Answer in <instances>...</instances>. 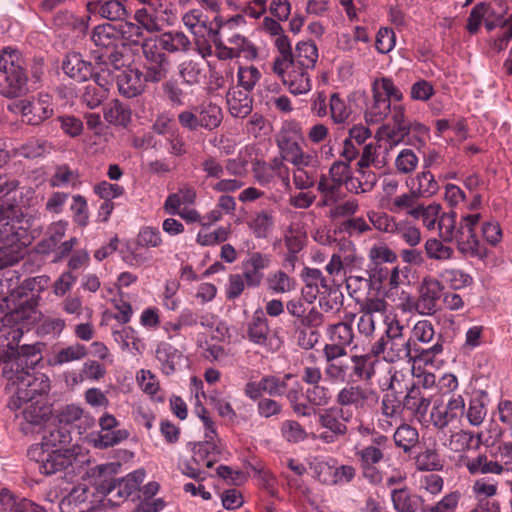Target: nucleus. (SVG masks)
Listing matches in <instances>:
<instances>
[{
	"label": "nucleus",
	"mask_w": 512,
	"mask_h": 512,
	"mask_svg": "<svg viewBox=\"0 0 512 512\" xmlns=\"http://www.w3.org/2000/svg\"><path fill=\"white\" fill-rule=\"evenodd\" d=\"M430 405V400L423 396L421 389L413 384L402 400V409H407L416 415H424Z\"/></svg>",
	"instance_id": "c03bdc74"
},
{
	"label": "nucleus",
	"mask_w": 512,
	"mask_h": 512,
	"mask_svg": "<svg viewBox=\"0 0 512 512\" xmlns=\"http://www.w3.org/2000/svg\"><path fill=\"white\" fill-rule=\"evenodd\" d=\"M481 217V213H464L457 221L456 212H442L436 227L438 236L445 242H455L457 250L464 256L482 257L483 251L475 230Z\"/></svg>",
	"instance_id": "7ed1b4c3"
},
{
	"label": "nucleus",
	"mask_w": 512,
	"mask_h": 512,
	"mask_svg": "<svg viewBox=\"0 0 512 512\" xmlns=\"http://www.w3.org/2000/svg\"><path fill=\"white\" fill-rule=\"evenodd\" d=\"M418 196L414 191L396 195L386 202L388 211L394 214L405 213L411 217L414 215L420 203H418Z\"/></svg>",
	"instance_id": "e433bc0d"
},
{
	"label": "nucleus",
	"mask_w": 512,
	"mask_h": 512,
	"mask_svg": "<svg viewBox=\"0 0 512 512\" xmlns=\"http://www.w3.org/2000/svg\"><path fill=\"white\" fill-rule=\"evenodd\" d=\"M226 102L230 115L234 118H245L253 109V98L249 92L232 87L226 94Z\"/></svg>",
	"instance_id": "cd10ccee"
},
{
	"label": "nucleus",
	"mask_w": 512,
	"mask_h": 512,
	"mask_svg": "<svg viewBox=\"0 0 512 512\" xmlns=\"http://www.w3.org/2000/svg\"><path fill=\"white\" fill-rule=\"evenodd\" d=\"M326 336L330 342L324 345L323 352L335 350L347 352L346 348L352 344L354 339L352 326L343 321L329 325Z\"/></svg>",
	"instance_id": "aec40b11"
},
{
	"label": "nucleus",
	"mask_w": 512,
	"mask_h": 512,
	"mask_svg": "<svg viewBox=\"0 0 512 512\" xmlns=\"http://www.w3.org/2000/svg\"><path fill=\"white\" fill-rule=\"evenodd\" d=\"M318 60V49L312 41H302L296 45L291 61L297 67L313 70Z\"/></svg>",
	"instance_id": "58836bf2"
},
{
	"label": "nucleus",
	"mask_w": 512,
	"mask_h": 512,
	"mask_svg": "<svg viewBox=\"0 0 512 512\" xmlns=\"http://www.w3.org/2000/svg\"><path fill=\"white\" fill-rule=\"evenodd\" d=\"M222 108L211 102L205 101L194 106L191 110H183L178 114L179 124L189 131L204 129L213 131L217 129L223 121Z\"/></svg>",
	"instance_id": "6e6552de"
},
{
	"label": "nucleus",
	"mask_w": 512,
	"mask_h": 512,
	"mask_svg": "<svg viewBox=\"0 0 512 512\" xmlns=\"http://www.w3.org/2000/svg\"><path fill=\"white\" fill-rule=\"evenodd\" d=\"M302 129L298 122L285 121L276 135V144L279 152L286 156L292 152L302 149L299 141L302 140Z\"/></svg>",
	"instance_id": "4be33fe9"
},
{
	"label": "nucleus",
	"mask_w": 512,
	"mask_h": 512,
	"mask_svg": "<svg viewBox=\"0 0 512 512\" xmlns=\"http://www.w3.org/2000/svg\"><path fill=\"white\" fill-rule=\"evenodd\" d=\"M49 278L47 276H37L26 278L20 286L12 288L10 297L13 299H21L28 295V292L40 293L48 285Z\"/></svg>",
	"instance_id": "052dcab7"
},
{
	"label": "nucleus",
	"mask_w": 512,
	"mask_h": 512,
	"mask_svg": "<svg viewBox=\"0 0 512 512\" xmlns=\"http://www.w3.org/2000/svg\"><path fill=\"white\" fill-rule=\"evenodd\" d=\"M271 264V257L268 254L253 252L242 261V276L248 287H258L263 278V270L267 269Z\"/></svg>",
	"instance_id": "6ab92c4d"
},
{
	"label": "nucleus",
	"mask_w": 512,
	"mask_h": 512,
	"mask_svg": "<svg viewBox=\"0 0 512 512\" xmlns=\"http://www.w3.org/2000/svg\"><path fill=\"white\" fill-rule=\"evenodd\" d=\"M247 338L255 345L263 347L268 352H276L282 346L281 338L272 333L263 311L254 312L247 324Z\"/></svg>",
	"instance_id": "dca6fc26"
},
{
	"label": "nucleus",
	"mask_w": 512,
	"mask_h": 512,
	"mask_svg": "<svg viewBox=\"0 0 512 512\" xmlns=\"http://www.w3.org/2000/svg\"><path fill=\"white\" fill-rule=\"evenodd\" d=\"M125 2L126 0H98L88 3V9L91 12L99 13L102 18L119 21L124 20L128 15Z\"/></svg>",
	"instance_id": "2f4dec72"
},
{
	"label": "nucleus",
	"mask_w": 512,
	"mask_h": 512,
	"mask_svg": "<svg viewBox=\"0 0 512 512\" xmlns=\"http://www.w3.org/2000/svg\"><path fill=\"white\" fill-rule=\"evenodd\" d=\"M261 72L253 65H239L237 68V84L246 92H251L261 79Z\"/></svg>",
	"instance_id": "338daca9"
},
{
	"label": "nucleus",
	"mask_w": 512,
	"mask_h": 512,
	"mask_svg": "<svg viewBox=\"0 0 512 512\" xmlns=\"http://www.w3.org/2000/svg\"><path fill=\"white\" fill-rule=\"evenodd\" d=\"M24 61L18 50L5 48L0 53V94L20 97L28 91Z\"/></svg>",
	"instance_id": "20e7f679"
},
{
	"label": "nucleus",
	"mask_w": 512,
	"mask_h": 512,
	"mask_svg": "<svg viewBox=\"0 0 512 512\" xmlns=\"http://www.w3.org/2000/svg\"><path fill=\"white\" fill-rule=\"evenodd\" d=\"M440 238H429L425 241L424 248L429 259L447 261L454 257V249L445 244Z\"/></svg>",
	"instance_id": "4d7b16f0"
},
{
	"label": "nucleus",
	"mask_w": 512,
	"mask_h": 512,
	"mask_svg": "<svg viewBox=\"0 0 512 512\" xmlns=\"http://www.w3.org/2000/svg\"><path fill=\"white\" fill-rule=\"evenodd\" d=\"M391 501L396 512H416L418 508V498L412 495L409 490L403 488L391 489Z\"/></svg>",
	"instance_id": "09e8293b"
},
{
	"label": "nucleus",
	"mask_w": 512,
	"mask_h": 512,
	"mask_svg": "<svg viewBox=\"0 0 512 512\" xmlns=\"http://www.w3.org/2000/svg\"><path fill=\"white\" fill-rule=\"evenodd\" d=\"M31 218L15 204L0 202V269L12 266L25 255L32 243Z\"/></svg>",
	"instance_id": "f03ea898"
},
{
	"label": "nucleus",
	"mask_w": 512,
	"mask_h": 512,
	"mask_svg": "<svg viewBox=\"0 0 512 512\" xmlns=\"http://www.w3.org/2000/svg\"><path fill=\"white\" fill-rule=\"evenodd\" d=\"M9 109L12 112L20 113L23 121L30 125H38L52 113V109L44 107L40 101L29 102L20 100L13 105H9Z\"/></svg>",
	"instance_id": "bb28decb"
},
{
	"label": "nucleus",
	"mask_w": 512,
	"mask_h": 512,
	"mask_svg": "<svg viewBox=\"0 0 512 512\" xmlns=\"http://www.w3.org/2000/svg\"><path fill=\"white\" fill-rule=\"evenodd\" d=\"M353 413L350 409L333 406L318 413V424L321 431L317 438L325 444H332L348 432L347 423L351 421Z\"/></svg>",
	"instance_id": "9d476101"
},
{
	"label": "nucleus",
	"mask_w": 512,
	"mask_h": 512,
	"mask_svg": "<svg viewBox=\"0 0 512 512\" xmlns=\"http://www.w3.org/2000/svg\"><path fill=\"white\" fill-rule=\"evenodd\" d=\"M377 358L378 355L373 354L372 348L368 353L352 355L349 359L352 379L371 381L376 372V365L379 363Z\"/></svg>",
	"instance_id": "393cba45"
},
{
	"label": "nucleus",
	"mask_w": 512,
	"mask_h": 512,
	"mask_svg": "<svg viewBox=\"0 0 512 512\" xmlns=\"http://www.w3.org/2000/svg\"><path fill=\"white\" fill-rule=\"evenodd\" d=\"M465 467L472 475L478 474H495L500 475L505 468L498 461L490 460L485 454H479L476 457H467L465 459Z\"/></svg>",
	"instance_id": "c9c22d12"
},
{
	"label": "nucleus",
	"mask_w": 512,
	"mask_h": 512,
	"mask_svg": "<svg viewBox=\"0 0 512 512\" xmlns=\"http://www.w3.org/2000/svg\"><path fill=\"white\" fill-rule=\"evenodd\" d=\"M283 157L293 166V183L298 190L303 191L314 187L320 167L317 151H305L302 148Z\"/></svg>",
	"instance_id": "0eeeda50"
},
{
	"label": "nucleus",
	"mask_w": 512,
	"mask_h": 512,
	"mask_svg": "<svg viewBox=\"0 0 512 512\" xmlns=\"http://www.w3.org/2000/svg\"><path fill=\"white\" fill-rule=\"evenodd\" d=\"M145 7L135 12L134 18L147 32H159L171 25L174 15L166 0H138Z\"/></svg>",
	"instance_id": "f8f14e48"
},
{
	"label": "nucleus",
	"mask_w": 512,
	"mask_h": 512,
	"mask_svg": "<svg viewBox=\"0 0 512 512\" xmlns=\"http://www.w3.org/2000/svg\"><path fill=\"white\" fill-rule=\"evenodd\" d=\"M31 460L38 463L39 471L43 475H52L67 469L76 460V453L72 449L31 447L28 450Z\"/></svg>",
	"instance_id": "9b49d317"
},
{
	"label": "nucleus",
	"mask_w": 512,
	"mask_h": 512,
	"mask_svg": "<svg viewBox=\"0 0 512 512\" xmlns=\"http://www.w3.org/2000/svg\"><path fill=\"white\" fill-rule=\"evenodd\" d=\"M272 70L281 77L283 84L294 95L306 94L311 90L310 69L297 67L293 61H274Z\"/></svg>",
	"instance_id": "2eb2a0df"
},
{
	"label": "nucleus",
	"mask_w": 512,
	"mask_h": 512,
	"mask_svg": "<svg viewBox=\"0 0 512 512\" xmlns=\"http://www.w3.org/2000/svg\"><path fill=\"white\" fill-rule=\"evenodd\" d=\"M62 69L70 78L84 82L93 76L92 63L83 59L79 53H69L66 55Z\"/></svg>",
	"instance_id": "a878e982"
},
{
	"label": "nucleus",
	"mask_w": 512,
	"mask_h": 512,
	"mask_svg": "<svg viewBox=\"0 0 512 512\" xmlns=\"http://www.w3.org/2000/svg\"><path fill=\"white\" fill-rule=\"evenodd\" d=\"M38 508L35 503L18 497L7 489L0 491V512H38Z\"/></svg>",
	"instance_id": "f704fd0d"
},
{
	"label": "nucleus",
	"mask_w": 512,
	"mask_h": 512,
	"mask_svg": "<svg viewBox=\"0 0 512 512\" xmlns=\"http://www.w3.org/2000/svg\"><path fill=\"white\" fill-rule=\"evenodd\" d=\"M136 380L141 390L157 401H163V397L159 395L160 385L156 376L146 369L137 372Z\"/></svg>",
	"instance_id": "774afa93"
},
{
	"label": "nucleus",
	"mask_w": 512,
	"mask_h": 512,
	"mask_svg": "<svg viewBox=\"0 0 512 512\" xmlns=\"http://www.w3.org/2000/svg\"><path fill=\"white\" fill-rule=\"evenodd\" d=\"M112 336L122 350L133 354L140 352V340L137 332L132 327L123 326L120 329H115L112 332Z\"/></svg>",
	"instance_id": "3c124183"
},
{
	"label": "nucleus",
	"mask_w": 512,
	"mask_h": 512,
	"mask_svg": "<svg viewBox=\"0 0 512 512\" xmlns=\"http://www.w3.org/2000/svg\"><path fill=\"white\" fill-rule=\"evenodd\" d=\"M22 405H25L23 418L31 425H41L50 414V409L38 401L22 402Z\"/></svg>",
	"instance_id": "0e129e2a"
},
{
	"label": "nucleus",
	"mask_w": 512,
	"mask_h": 512,
	"mask_svg": "<svg viewBox=\"0 0 512 512\" xmlns=\"http://www.w3.org/2000/svg\"><path fill=\"white\" fill-rule=\"evenodd\" d=\"M397 373L394 372L390 375L387 389L389 392L384 394L381 401V414L383 417L395 419L401 415L402 412V400L400 395L395 390V380Z\"/></svg>",
	"instance_id": "72a5a7b5"
},
{
	"label": "nucleus",
	"mask_w": 512,
	"mask_h": 512,
	"mask_svg": "<svg viewBox=\"0 0 512 512\" xmlns=\"http://www.w3.org/2000/svg\"><path fill=\"white\" fill-rule=\"evenodd\" d=\"M378 400V394L371 388L363 387L359 384L346 383L337 393L335 402L338 408L362 409L369 403H374Z\"/></svg>",
	"instance_id": "f3484780"
},
{
	"label": "nucleus",
	"mask_w": 512,
	"mask_h": 512,
	"mask_svg": "<svg viewBox=\"0 0 512 512\" xmlns=\"http://www.w3.org/2000/svg\"><path fill=\"white\" fill-rule=\"evenodd\" d=\"M159 46L169 53H185L190 50L191 41L182 31H168L158 36Z\"/></svg>",
	"instance_id": "4c0bfd02"
},
{
	"label": "nucleus",
	"mask_w": 512,
	"mask_h": 512,
	"mask_svg": "<svg viewBox=\"0 0 512 512\" xmlns=\"http://www.w3.org/2000/svg\"><path fill=\"white\" fill-rule=\"evenodd\" d=\"M319 306L328 317L339 314L343 306V295L337 289L332 288L329 292L323 293L319 298Z\"/></svg>",
	"instance_id": "e2e57ef3"
},
{
	"label": "nucleus",
	"mask_w": 512,
	"mask_h": 512,
	"mask_svg": "<svg viewBox=\"0 0 512 512\" xmlns=\"http://www.w3.org/2000/svg\"><path fill=\"white\" fill-rule=\"evenodd\" d=\"M11 379L13 385H16L15 395L11 399L9 406L11 409H19L22 402H30L37 396L46 394L50 389V382L44 374H31L30 370H21L13 373Z\"/></svg>",
	"instance_id": "1a4fd4ad"
},
{
	"label": "nucleus",
	"mask_w": 512,
	"mask_h": 512,
	"mask_svg": "<svg viewBox=\"0 0 512 512\" xmlns=\"http://www.w3.org/2000/svg\"><path fill=\"white\" fill-rule=\"evenodd\" d=\"M372 92L373 99L366 107L365 120L368 124H378L388 116L392 106L390 100L381 91L375 88Z\"/></svg>",
	"instance_id": "473e14b6"
},
{
	"label": "nucleus",
	"mask_w": 512,
	"mask_h": 512,
	"mask_svg": "<svg viewBox=\"0 0 512 512\" xmlns=\"http://www.w3.org/2000/svg\"><path fill=\"white\" fill-rule=\"evenodd\" d=\"M290 380H294V374L287 373L283 376L266 375L263 377V387L269 396H283Z\"/></svg>",
	"instance_id": "680f3d73"
},
{
	"label": "nucleus",
	"mask_w": 512,
	"mask_h": 512,
	"mask_svg": "<svg viewBox=\"0 0 512 512\" xmlns=\"http://www.w3.org/2000/svg\"><path fill=\"white\" fill-rule=\"evenodd\" d=\"M417 309L422 314H433L436 312L437 301L442 294V285L435 278H424L419 289Z\"/></svg>",
	"instance_id": "5701e85b"
},
{
	"label": "nucleus",
	"mask_w": 512,
	"mask_h": 512,
	"mask_svg": "<svg viewBox=\"0 0 512 512\" xmlns=\"http://www.w3.org/2000/svg\"><path fill=\"white\" fill-rule=\"evenodd\" d=\"M441 214L442 207L440 204L430 203L425 205L420 203L412 218L421 220L423 226L428 231H434L437 227Z\"/></svg>",
	"instance_id": "de8ad7c7"
},
{
	"label": "nucleus",
	"mask_w": 512,
	"mask_h": 512,
	"mask_svg": "<svg viewBox=\"0 0 512 512\" xmlns=\"http://www.w3.org/2000/svg\"><path fill=\"white\" fill-rule=\"evenodd\" d=\"M274 226L272 211L263 210L255 214L248 222V227L258 239H265L271 233Z\"/></svg>",
	"instance_id": "8fccbe9b"
},
{
	"label": "nucleus",
	"mask_w": 512,
	"mask_h": 512,
	"mask_svg": "<svg viewBox=\"0 0 512 512\" xmlns=\"http://www.w3.org/2000/svg\"><path fill=\"white\" fill-rule=\"evenodd\" d=\"M389 439L383 434H374L371 443L355 452L360 465L376 466L384 458Z\"/></svg>",
	"instance_id": "b1692460"
},
{
	"label": "nucleus",
	"mask_w": 512,
	"mask_h": 512,
	"mask_svg": "<svg viewBox=\"0 0 512 512\" xmlns=\"http://www.w3.org/2000/svg\"><path fill=\"white\" fill-rule=\"evenodd\" d=\"M71 441L70 430L59 423H49L45 426L42 440L32 447L59 448Z\"/></svg>",
	"instance_id": "7c9ffc66"
},
{
	"label": "nucleus",
	"mask_w": 512,
	"mask_h": 512,
	"mask_svg": "<svg viewBox=\"0 0 512 512\" xmlns=\"http://www.w3.org/2000/svg\"><path fill=\"white\" fill-rule=\"evenodd\" d=\"M128 436L129 433L125 429L100 430L89 435V442L95 448L105 449L120 444L125 441Z\"/></svg>",
	"instance_id": "a19ab883"
},
{
	"label": "nucleus",
	"mask_w": 512,
	"mask_h": 512,
	"mask_svg": "<svg viewBox=\"0 0 512 512\" xmlns=\"http://www.w3.org/2000/svg\"><path fill=\"white\" fill-rule=\"evenodd\" d=\"M226 36L227 44L220 39L215 45V56L219 60H232L244 58L252 61L258 57V49L247 37L239 33H229Z\"/></svg>",
	"instance_id": "4468645a"
},
{
	"label": "nucleus",
	"mask_w": 512,
	"mask_h": 512,
	"mask_svg": "<svg viewBox=\"0 0 512 512\" xmlns=\"http://www.w3.org/2000/svg\"><path fill=\"white\" fill-rule=\"evenodd\" d=\"M351 174V167L348 162L337 160L332 163L328 174H322L318 182H325L328 185L341 189Z\"/></svg>",
	"instance_id": "a18cd8bd"
},
{
	"label": "nucleus",
	"mask_w": 512,
	"mask_h": 512,
	"mask_svg": "<svg viewBox=\"0 0 512 512\" xmlns=\"http://www.w3.org/2000/svg\"><path fill=\"white\" fill-rule=\"evenodd\" d=\"M465 416V400L460 394L449 395L446 403L435 402L430 412V422L440 433L447 435L461 427Z\"/></svg>",
	"instance_id": "423d86ee"
},
{
	"label": "nucleus",
	"mask_w": 512,
	"mask_h": 512,
	"mask_svg": "<svg viewBox=\"0 0 512 512\" xmlns=\"http://www.w3.org/2000/svg\"><path fill=\"white\" fill-rule=\"evenodd\" d=\"M393 438L397 447L402 448L404 452H408L417 444L419 434L416 428L408 424H402L396 429Z\"/></svg>",
	"instance_id": "69168bd1"
},
{
	"label": "nucleus",
	"mask_w": 512,
	"mask_h": 512,
	"mask_svg": "<svg viewBox=\"0 0 512 512\" xmlns=\"http://www.w3.org/2000/svg\"><path fill=\"white\" fill-rule=\"evenodd\" d=\"M144 470H135L126 477L101 483L97 492L112 505H119L136 492L144 481Z\"/></svg>",
	"instance_id": "ddd939ff"
},
{
	"label": "nucleus",
	"mask_w": 512,
	"mask_h": 512,
	"mask_svg": "<svg viewBox=\"0 0 512 512\" xmlns=\"http://www.w3.org/2000/svg\"><path fill=\"white\" fill-rule=\"evenodd\" d=\"M27 318V310L21 306L0 320V346L6 347L4 354L0 355V362L5 364L3 374L8 379L14 378L13 373L33 369L40 359L36 345L18 346L23 335V322Z\"/></svg>",
	"instance_id": "f257e3e1"
},
{
	"label": "nucleus",
	"mask_w": 512,
	"mask_h": 512,
	"mask_svg": "<svg viewBox=\"0 0 512 512\" xmlns=\"http://www.w3.org/2000/svg\"><path fill=\"white\" fill-rule=\"evenodd\" d=\"M221 448L216 441L208 440L198 442L193 446L192 459L203 468H211L219 461Z\"/></svg>",
	"instance_id": "c756f323"
},
{
	"label": "nucleus",
	"mask_w": 512,
	"mask_h": 512,
	"mask_svg": "<svg viewBox=\"0 0 512 512\" xmlns=\"http://www.w3.org/2000/svg\"><path fill=\"white\" fill-rule=\"evenodd\" d=\"M6 150L9 152L10 158L16 155L23 156L25 158H37L48 153L51 150V144L42 138H32L19 148L14 149L13 153L7 148Z\"/></svg>",
	"instance_id": "49530a36"
},
{
	"label": "nucleus",
	"mask_w": 512,
	"mask_h": 512,
	"mask_svg": "<svg viewBox=\"0 0 512 512\" xmlns=\"http://www.w3.org/2000/svg\"><path fill=\"white\" fill-rule=\"evenodd\" d=\"M393 235L410 247H416L422 240L420 228L408 219L397 222Z\"/></svg>",
	"instance_id": "603ef678"
},
{
	"label": "nucleus",
	"mask_w": 512,
	"mask_h": 512,
	"mask_svg": "<svg viewBox=\"0 0 512 512\" xmlns=\"http://www.w3.org/2000/svg\"><path fill=\"white\" fill-rule=\"evenodd\" d=\"M443 351V345L436 342L431 347L422 350L418 353L417 349H412L410 341L405 338H386L380 337L374 344H372V352L375 355L383 356L386 362L394 363L406 357L410 359L420 356L425 361L431 360L436 355Z\"/></svg>",
	"instance_id": "39448f33"
},
{
	"label": "nucleus",
	"mask_w": 512,
	"mask_h": 512,
	"mask_svg": "<svg viewBox=\"0 0 512 512\" xmlns=\"http://www.w3.org/2000/svg\"><path fill=\"white\" fill-rule=\"evenodd\" d=\"M91 40L100 48L106 50L117 48L119 40V32L115 25L106 23L98 25L93 29Z\"/></svg>",
	"instance_id": "79ce46f5"
},
{
	"label": "nucleus",
	"mask_w": 512,
	"mask_h": 512,
	"mask_svg": "<svg viewBox=\"0 0 512 512\" xmlns=\"http://www.w3.org/2000/svg\"><path fill=\"white\" fill-rule=\"evenodd\" d=\"M443 445L453 452H464L470 449L474 434L465 430H451Z\"/></svg>",
	"instance_id": "bf43d9fd"
},
{
	"label": "nucleus",
	"mask_w": 512,
	"mask_h": 512,
	"mask_svg": "<svg viewBox=\"0 0 512 512\" xmlns=\"http://www.w3.org/2000/svg\"><path fill=\"white\" fill-rule=\"evenodd\" d=\"M216 15L212 20L202 12L199 23L197 24L193 34L196 37L209 39L213 42L214 46L221 37L220 23L217 22Z\"/></svg>",
	"instance_id": "5fc2aeb1"
},
{
	"label": "nucleus",
	"mask_w": 512,
	"mask_h": 512,
	"mask_svg": "<svg viewBox=\"0 0 512 512\" xmlns=\"http://www.w3.org/2000/svg\"><path fill=\"white\" fill-rule=\"evenodd\" d=\"M88 497V487L86 484L74 486L70 492L62 498L59 503L61 512H79L76 511L81 504L85 503Z\"/></svg>",
	"instance_id": "6e6d98bb"
},
{
	"label": "nucleus",
	"mask_w": 512,
	"mask_h": 512,
	"mask_svg": "<svg viewBox=\"0 0 512 512\" xmlns=\"http://www.w3.org/2000/svg\"><path fill=\"white\" fill-rule=\"evenodd\" d=\"M415 465L420 471H439L443 468V459L435 447H427L417 455Z\"/></svg>",
	"instance_id": "13d9d810"
},
{
	"label": "nucleus",
	"mask_w": 512,
	"mask_h": 512,
	"mask_svg": "<svg viewBox=\"0 0 512 512\" xmlns=\"http://www.w3.org/2000/svg\"><path fill=\"white\" fill-rule=\"evenodd\" d=\"M347 352H339L338 350L332 352H323L325 360L324 376L331 384H344L349 379H352L351 364L349 359H346Z\"/></svg>",
	"instance_id": "a211bd4d"
},
{
	"label": "nucleus",
	"mask_w": 512,
	"mask_h": 512,
	"mask_svg": "<svg viewBox=\"0 0 512 512\" xmlns=\"http://www.w3.org/2000/svg\"><path fill=\"white\" fill-rule=\"evenodd\" d=\"M143 72L137 68L127 67L117 75L119 93L126 98H134L145 90Z\"/></svg>",
	"instance_id": "412c9836"
},
{
	"label": "nucleus",
	"mask_w": 512,
	"mask_h": 512,
	"mask_svg": "<svg viewBox=\"0 0 512 512\" xmlns=\"http://www.w3.org/2000/svg\"><path fill=\"white\" fill-rule=\"evenodd\" d=\"M87 354L86 346L76 342L56 351L52 357L51 363L53 365H63L73 361H80L84 359Z\"/></svg>",
	"instance_id": "864d4df0"
},
{
	"label": "nucleus",
	"mask_w": 512,
	"mask_h": 512,
	"mask_svg": "<svg viewBox=\"0 0 512 512\" xmlns=\"http://www.w3.org/2000/svg\"><path fill=\"white\" fill-rule=\"evenodd\" d=\"M155 358L163 374H174L183 360V354L169 343L161 342L155 350Z\"/></svg>",
	"instance_id": "c85d7f7f"
},
{
	"label": "nucleus",
	"mask_w": 512,
	"mask_h": 512,
	"mask_svg": "<svg viewBox=\"0 0 512 512\" xmlns=\"http://www.w3.org/2000/svg\"><path fill=\"white\" fill-rule=\"evenodd\" d=\"M178 75L183 84L195 86L199 85L205 78V71L200 62L189 59L178 65Z\"/></svg>",
	"instance_id": "37998d69"
},
{
	"label": "nucleus",
	"mask_w": 512,
	"mask_h": 512,
	"mask_svg": "<svg viewBox=\"0 0 512 512\" xmlns=\"http://www.w3.org/2000/svg\"><path fill=\"white\" fill-rule=\"evenodd\" d=\"M104 119L112 125L127 127L131 122V109L118 99L108 103L103 109Z\"/></svg>",
	"instance_id": "ea45409f"
}]
</instances>
